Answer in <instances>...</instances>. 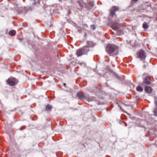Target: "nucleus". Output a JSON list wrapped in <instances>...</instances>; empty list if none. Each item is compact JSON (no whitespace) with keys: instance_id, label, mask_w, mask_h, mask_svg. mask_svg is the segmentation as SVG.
Instances as JSON below:
<instances>
[{"instance_id":"20e7f679","label":"nucleus","mask_w":157,"mask_h":157,"mask_svg":"<svg viewBox=\"0 0 157 157\" xmlns=\"http://www.w3.org/2000/svg\"><path fill=\"white\" fill-rule=\"evenodd\" d=\"M146 57V54L144 51L142 50L139 52L138 57L140 58L141 60H144Z\"/></svg>"},{"instance_id":"aec40b11","label":"nucleus","mask_w":157,"mask_h":157,"mask_svg":"<svg viewBox=\"0 0 157 157\" xmlns=\"http://www.w3.org/2000/svg\"><path fill=\"white\" fill-rule=\"evenodd\" d=\"M154 113L156 116L157 117V108L155 109L154 110Z\"/></svg>"},{"instance_id":"9b49d317","label":"nucleus","mask_w":157,"mask_h":157,"mask_svg":"<svg viewBox=\"0 0 157 157\" xmlns=\"http://www.w3.org/2000/svg\"><path fill=\"white\" fill-rule=\"evenodd\" d=\"M29 5H30V8H33L36 5V2L35 0H30L29 2Z\"/></svg>"},{"instance_id":"f257e3e1","label":"nucleus","mask_w":157,"mask_h":157,"mask_svg":"<svg viewBox=\"0 0 157 157\" xmlns=\"http://www.w3.org/2000/svg\"><path fill=\"white\" fill-rule=\"evenodd\" d=\"M118 49L116 45L114 44H109V55L113 56L117 54Z\"/></svg>"},{"instance_id":"423d86ee","label":"nucleus","mask_w":157,"mask_h":157,"mask_svg":"<svg viewBox=\"0 0 157 157\" xmlns=\"http://www.w3.org/2000/svg\"><path fill=\"white\" fill-rule=\"evenodd\" d=\"M118 10V8L116 7H112L110 10V15L112 16H113L116 15V12Z\"/></svg>"},{"instance_id":"2eb2a0df","label":"nucleus","mask_w":157,"mask_h":157,"mask_svg":"<svg viewBox=\"0 0 157 157\" xmlns=\"http://www.w3.org/2000/svg\"><path fill=\"white\" fill-rule=\"evenodd\" d=\"M149 25L146 22H144L143 25V28L145 29H147L149 27Z\"/></svg>"},{"instance_id":"ddd939ff","label":"nucleus","mask_w":157,"mask_h":157,"mask_svg":"<svg viewBox=\"0 0 157 157\" xmlns=\"http://www.w3.org/2000/svg\"><path fill=\"white\" fill-rule=\"evenodd\" d=\"M145 90L147 93H150L152 91V89L151 87L149 86H146Z\"/></svg>"},{"instance_id":"6ab92c4d","label":"nucleus","mask_w":157,"mask_h":157,"mask_svg":"<svg viewBox=\"0 0 157 157\" xmlns=\"http://www.w3.org/2000/svg\"><path fill=\"white\" fill-rule=\"evenodd\" d=\"M90 28L93 30H94L96 29V27L94 25H90Z\"/></svg>"},{"instance_id":"412c9836","label":"nucleus","mask_w":157,"mask_h":157,"mask_svg":"<svg viewBox=\"0 0 157 157\" xmlns=\"http://www.w3.org/2000/svg\"><path fill=\"white\" fill-rule=\"evenodd\" d=\"M155 105H157V97H155Z\"/></svg>"},{"instance_id":"9d476101","label":"nucleus","mask_w":157,"mask_h":157,"mask_svg":"<svg viewBox=\"0 0 157 157\" xmlns=\"http://www.w3.org/2000/svg\"><path fill=\"white\" fill-rule=\"evenodd\" d=\"M120 26V25L117 23L115 24H113L111 26L112 28L114 30H117L118 29Z\"/></svg>"},{"instance_id":"7ed1b4c3","label":"nucleus","mask_w":157,"mask_h":157,"mask_svg":"<svg viewBox=\"0 0 157 157\" xmlns=\"http://www.w3.org/2000/svg\"><path fill=\"white\" fill-rule=\"evenodd\" d=\"M109 71L111 73V74L113 76H115L117 78H118L122 82H124V79L122 78L121 77L119 76L113 70V69L111 68H109Z\"/></svg>"},{"instance_id":"f3484780","label":"nucleus","mask_w":157,"mask_h":157,"mask_svg":"<svg viewBox=\"0 0 157 157\" xmlns=\"http://www.w3.org/2000/svg\"><path fill=\"white\" fill-rule=\"evenodd\" d=\"M16 33V32L15 31L13 30L10 31L9 33V34L11 36H14Z\"/></svg>"},{"instance_id":"dca6fc26","label":"nucleus","mask_w":157,"mask_h":157,"mask_svg":"<svg viewBox=\"0 0 157 157\" xmlns=\"http://www.w3.org/2000/svg\"><path fill=\"white\" fill-rule=\"evenodd\" d=\"M52 108V106L50 105H48L46 107V110L47 111H51Z\"/></svg>"},{"instance_id":"a878e982","label":"nucleus","mask_w":157,"mask_h":157,"mask_svg":"<svg viewBox=\"0 0 157 157\" xmlns=\"http://www.w3.org/2000/svg\"><path fill=\"white\" fill-rule=\"evenodd\" d=\"M63 85H64V86H65V85H66V84H65V83H64V84H63Z\"/></svg>"},{"instance_id":"bb28decb","label":"nucleus","mask_w":157,"mask_h":157,"mask_svg":"<svg viewBox=\"0 0 157 157\" xmlns=\"http://www.w3.org/2000/svg\"><path fill=\"white\" fill-rule=\"evenodd\" d=\"M133 1H137V0H133Z\"/></svg>"},{"instance_id":"4468645a","label":"nucleus","mask_w":157,"mask_h":157,"mask_svg":"<svg viewBox=\"0 0 157 157\" xmlns=\"http://www.w3.org/2000/svg\"><path fill=\"white\" fill-rule=\"evenodd\" d=\"M87 46L89 48V47H92L94 45L93 42L88 41L87 42Z\"/></svg>"},{"instance_id":"0eeeda50","label":"nucleus","mask_w":157,"mask_h":157,"mask_svg":"<svg viewBox=\"0 0 157 157\" xmlns=\"http://www.w3.org/2000/svg\"><path fill=\"white\" fill-rule=\"evenodd\" d=\"M129 106H130V109H132V108L129 105L126 104L124 103H122L121 105H119V107L124 112L127 113V112H125L124 111L123 109L124 108H127V107H128Z\"/></svg>"},{"instance_id":"cd10ccee","label":"nucleus","mask_w":157,"mask_h":157,"mask_svg":"<svg viewBox=\"0 0 157 157\" xmlns=\"http://www.w3.org/2000/svg\"><path fill=\"white\" fill-rule=\"evenodd\" d=\"M145 67H146L145 65H144V67H145Z\"/></svg>"},{"instance_id":"c756f323","label":"nucleus","mask_w":157,"mask_h":157,"mask_svg":"<svg viewBox=\"0 0 157 157\" xmlns=\"http://www.w3.org/2000/svg\"><path fill=\"white\" fill-rule=\"evenodd\" d=\"M108 109H109V107Z\"/></svg>"},{"instance_id":"5701e85b","label":"nucleus","mask_w":157,"mask_h":157,"mask_svg":"<svg viewBox=\"0 0 157 157\" xmlns=\"http://www.w3.org/2000/svg\"><path fill=\"white\" fill-rule=\"evenodd\" d=\"M107 63V60H105V62L104 63V65H105V64L106 63Z\"/></svg>"},{"instance_id":"f03ea898","label":"nucleus","mask_w":157,"mask_h":157,"mask_svg":"<svg viewBox=\"0 0 157 157\" xmlns=\"http://www.w3.org/2000/svg\"><path fill=\"white\" fill-rule=\"evenodd\" d=\"M7 83L11 86H13L17 84L18 82L17 79L14 78H9L7 81Z\"/></svg>"},{"instance_id":"393cba45","label":"nucleus","mask_w":157,"mask_h":157,"mask_svg":"<svg viewBox=\"0 0 157 157\" xmlns=\"http://www.w3.org/2000/svg\"><path fill=\"white\" fill-rule=\"evenodd\" d=\"M108 68V67L107 66H106V68H105V70H107Z\"/></svg>"},{"instance_id":"c85d7f7f","label":"nucleus","mask_w":157,"mask_h":157,"mask_svg":"<svg viewBox=\"0 0 157 157\" xmlns=\"http://www.w3.org/2000/svg\"><path fill=\"white\" fill-rule=\"evenodd\" d=\"M90 4H91V5H92V3H90Z\"/></svg>"},{"instance_id":"1a4fd4ad","label":"nucleus","mask_w":157,"mask_h":157,"mask_svg":"<svg viewBox=\"0 0 157 157\" xmlns=\"http://www.w3.org/2000/svg\"><path fill=\"white\" fill-rule=\"evenodd\" d=\"M82 50L81 48L78 49L76 52V54L78 57H79L84 55L83 54Z\"/></svg>"},{"instance_id":"4be33fe9","label":"nucleus","mask_w":157,"mask_h":157,"mask_svg":"<svg viewBox=\"0 0 157 157\" xmlns=\"http://www.w3.org/2000/svg\"><path fill=\"white\" fill-rule=\"evenodd\" d=\"M105 50L107 52L108 51V45H107L106 48H105Z\"/></svg>"},{"instance_id":"a211bd4d","label":"nucleus","mask_w":157,"mask_h":157,"mask_svg":"<svg viewBox=\"0 0 157 157\" xmlns=\"http://www.w3.org/2000/svg\"><path fill=\"white\" fill-rule=\"evenodd\" d=\"M136 90L139 92H142L143 91V88L140 86H138L136 87Z\"/></svg>"},{"instance_id":"6e6552de","label":"nucleus","mask_w":157,"mask_h":157,"mask_svg":"<svg viewBox=\"0 0 157 157\" xmlns=\"http://www.w3.org/2000/svg\"><path fill=\"white\" fill-rule=\"evenodd\" d=\"M81 49L83 53V54L84 55L87 54L88 52L89 51V47L87 45L84 46L82 48H81Z\"/></svg>"},{"instance_id":"39448f33","label":"nucleus","mask_w":157,"mask_h":157,"mask_svg":"<svg viewBox=\"0 0 157 157\" xmlns=\"http://www.w3.org/2000/svg\"><path fill=\"white\" fill-rule=\"evenodd\" d=\"M143 81L142 83V85L146 86V85H149L151 84L150 79L149 77L146 76L143 78Z\"/></svg>"},{"instance_id":"f8f14e48","label":"nucleus","mask_w":157,"mask_h":157,"mask_svg":"<svg viewBox=\"0 0 157 157\" xmlns=\"http://www.w3.org/2000/svg\"><path fill=\"white\" fill-rule=\"evenodd\" d=\"M77 95L79 99L80 100H82L83 99H85L86 98V97L84 95H83L82 94H81L79 93H78Z\"/></svg>"},{"instance_id":"b1692460","label":"nucleus","mask_w":157,"mask_h":157,"mask_svg":"<svg viewBox=\"0 0 157 157\" xmlns=\"http://www.w3.org/2000/svg\"><path fill=\"white\" fill-rule=\"evenodd\" d=\"M18 40H19L20 42H21L23 40V39L22 38H19Z\"/></svg>"}]
</instances>
